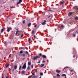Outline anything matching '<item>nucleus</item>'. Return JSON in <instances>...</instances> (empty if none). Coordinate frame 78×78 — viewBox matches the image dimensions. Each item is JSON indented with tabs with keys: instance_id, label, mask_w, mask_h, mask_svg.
I'll list each match as a JSON object with an SVG mask.
<instances>
[{
	"instance_id": "f257e3e1",
	"label": "nucleus",
	"mask_w": 78,
	"mask_h": 78,
	"mask_svg": "<svg viewBox=\"0 0 78 78\" xmlns=\"http://www.w3.org/2000/svg\"><path fill=\"white\" fill-rule=\"evenodd\" d=\"M37 58H40V56L39 55H37L36 57H34L33 58L34 61H35V60H36Z\"/></svg>"
},
{
	"instance_id": "f03ea898",
	"label": "nucleus",
	"mask_w": 78,
	"mask_h": 78,
	"mask_svg": "<svg viewBox=\"0 0 78 78\" xmlns=\"http://www.w3.org/2000/svg\"><path fill=\"white\" fill-rule=\"evenodd\" d=\"M26 67H27V66H26V63H25L22 66V69H26Z\"/></svg>"
},
{
	"instance_id": "7ed1b4c3",
	"label": "nucleus",
	"mask_w": 78,
	"mask_h": 78,
	"mask_svg": "<svg viewBox=\"0 0 78 78\" xmlns=\"http://www.w3.org/2000/svg\"><path fill=\"white\" fill-rule=\"evenodd\" d=\"M72 14H73V12H70L68 13V15L69 16H71Z\"/></svg>"
},
{
	"instance_id": "20e7f679",
	"label": "nucleus",
	"mask_w": 78,
	"mask_h": 78,
	"mask_svg": "<svg viewBox=\"0 0 78 78\" xmlns=\"http://www.w3.org/2000/svg\"><path fill=\"white\" fill-rule=\"evenodd\" d=\"M12 30V28L11 27H10L9 28H8L7 31V32H9V31H10V30Z\"/></svg>"
},
{
	"instance_id": "39448f33",
	"label": "nucleus",
	"mask_w": 78,
	"mask_h": 78,
	"mask_svg": "<svg viewBox=\"0 0 78 78\" xmlns=\"http://www.w3.org/2000/svg\"><path fill=\"white\" fill-rule=\"evenodd\" d=\"M19 2L17 3V5H19L22 2V0H19Z\"/></svg>"
},
{
	"instance_id": "423d86ee",
	"label": "nucleus",
	"mask_w": 78,
	"mask_h": 78,
	"mask_svg": "<svg viewBox=\"0 0 78 78\" xmlns=\"http://www.w3.org/2000/svg\"><path fill=\"white\" fill-rule=\"evenodd\" d=\"M46 22L47 21L45 20H44V22L41 23L42 25H45V23H46Z\"/></svg>"
},
{
	"instance_id": "0eeeda50",
	"label": "nucleus",
	"mask_w": 78,
	"mask_h": 78,
	"mask_svg": "<svg viewBox=\"0 0 78 78\" xmlns=\"http://www.w3.org/2000/svg\"><path fill=\"white\" fill-rule=\"evenodd\" d=\"M14 69L15 70H16V69H17V65L15 66H14Z\"/></svg>"
},
{
	"instance_id": "6e6552de",
	"label": "nucleus",
	"mask_w": 78,
	"mask_h": 78,
	"mask_svg": "<svg viewBox=\"0 0 78 78\" xmlns=\"http://www.w3.org/2000/svg\"><path fill=\"white\" fill-rule=\"evenodd\" d=\"M42 57L43 58H47V56H45V55H42Z\"/></svg>"
},
{
	"instance_id": "1a4fd4ad",
	"label": "nucleus",
	"mask_w": 78,
	"mask_h": 78,
	"mask_svg": "<svg viewBox=\"0 0 78 78\" xmlns=\"http://www.w3.org/2000/svg\"><path fill=\"white\" fill-rule=\"evenodd\" d=\"M44 64H42L41 65L40 67H44Z\"/></svg>"
},
{
	"instance_id": "9d476101",
	"label": "nucleus",
	"mask_w": 78,
	"mask_h": 78,
	"mask_svg": "<svg viewBox=\"0 0 78 78\" xmlns=\"http://www.w3.org/2000/svg\"><path fill=\"white\" fill-rule=\"evenodd\" d=\"M31 25V23H30L28 24V27H30Z\"/></svg>"
},
{
	"instance_id": "9b49d317",
	"label": "nucleus",
	"mask_w": 78,
	"mask_h": 78,
	"mask_svg": "<svg viewBox=\"0 0 78 78\" xmlns=\"http://www.w3.org/2000/svg\"><path fill=\"white\" fill-rule=\"evenodd\" d=\"M56 72H57V73H59V72H61V71L60 70H56Z\"/></svg>"
},
{
	"instance_id": "f8f14e48",
	"label": "nucleus",
	"mask_w": 78,
	"mask_h": 78,
	"mask_svg": "<svg viewBox=\"0 0 78 78\" xmlns=\"http://www.w3.org/2000/svg\"><path fill=\"white\" fill-rule=\"evenodd\" d=\"M34 31L33 30L32 31L31 34H34Z\"/></svg>"
},
{
	"instance_id": "ddd939ff",
	"label": "nucleus",
	"mask_w": 78,
	"mask_h": 78,
	"mask_svg": "<svg viewBox=\"0 0 78 78\" xmlns=\"http://www.w3.org/2000/svg\"><path fill=\"white\" fill-rule=\"evenodd\" d=\"M19 32V31L18 30H17L16 33V35H17V33H18V32Z\"/></svg>"
},
{
	"instance_id": "4468645a",
	"label": "nucleus",
	"mask_w": 78,
	"mask_h": 78,
	"mask_svg": "<svg viewBox=\"0 0 78 78\" xmlns=\"http://www.w3.org/2000/svg\"><path fill=\"white\" fill-rule=\"evenodd\" d=\"M28 66H31V63L30 62H28Z\"/></svg>"
},
{
	"instance_id": "2eb2a0df",
	"label": "nucleus",
	"mask_w": 78,
	"mask_h": 78,
	"mask_svg": "<svg viewBox=\"0 0 78 78\" xmlns=\"http://www.w3.org/2000/svg\"><path fill=\"white\" fill-rule=\"evenodd\" d=\"M62 76H66V75L65 74H63L61 75Z\"/></svg>"
},
{
	"instance_id": "dca6fc26",
	"label": "nucleus",
	"mask_w": 78,
	"mask_h": 78,
	"mask_svg": "<svg viewBox=\"0 0 78 78\" xmlns=\"http://www.w3.org/2000/svg\"><path fill=\"white\" fill-rule=\"evenodd\" d=\"M5 30L4 29H2L1 30V33H3V31H4Z\"/></svg>"
},
{
	"instance_id": "f3484780",
	"label": "nucleus",
	"mask_w": 78,
	"mask_h": 78,
	"mask_svg": "<svg viewBox=\"0 0 78 78\" xmlns=\"http://www.w3.org/2000/svg\"><path fill=\"white\" fill-rule=\"evenodd\" d=\"M9 66V64H8L6 66L5 68H7L8 67V66Z\"/></svg>"
},
{
	"instance_id": "a211bd4d",
	"label": "nucleus",
	"mask_w": 78,
	"mask_h": 78,
	"mask_svg": "<svg viewBox=\"0 0 78 78\" xmlns=\"http://www.w3.org/2000/svg\"><path fill=\"white\" fill-rule=\"evenodd\" d=\"M20 54H22V53H23V51H22V50L20 51Z\"/></svg>"
},
{
	"instance_id": "6ab92c4d",
	"label": "nucleus",
	"mask_w": 78,
	"mask_h": 78,
	"mask_svg": "<svg viewBox=\"0 0 78 78\" xmlns=\"http://www.w3.org/2000/svg\"><path fill=\"white\" fill-rule=\"evenodd\" d=\"M57 76H58V77H60L61 76H60L59 74H57Z\"/></svg>"
},
{
	"instance_id": "aec40b11",
	"label": "nucleus",
	"mask_w": 78,
	"mask_h": 78,
	"mask_svg": "<svg viewBox=\"0 0 78 78\" xmlns=\"http://www.w3.org/2000/svg\"><path fill=\"white\" fill-rule=\"evenodd\" d=\"M30 67L29 66H28L27 68V70H30Z\"/></svg>"
},
{
	"instance_id": "412c9836",
	"label": "nucleus",
	"mask_w": 78,
	"mask_h": 78,
	"mask_svg": "<svg viewBox=\"0 0 78 78\" xmlns=\"http://www.w3.org/2000/svg\"><path fill=\"white\" fill-rule=\"evenodd\" d=\"M74 19L75 20H78V17H76L75 18H74Z\"/></svg>"
},
{
	"instance_id": "4be33fe9",
	"label": "nucleus",
	"mask_w": 78,
	"mask_h": 78,
	"mask_svg": "<svg viewBox=\"0 0 78 78\" xmlns=\"http://www.w3.org/2000/svg\"><path fill=\"white\" fill-rule=\"evenodd\" d=\"M21 68H22V66H20L19 68V70H20Z\"/></svg>"
},
{
	"instance_id": "5701e85b",
	"label": "nucleus",
	"mask_w": 78,
	"mask_h": 78,
	"mask_svg": "<svg viewBox=\"0 0 78 78\" xmlns=\"http://www.w3.org/2000/svg\"><path fill=\"white\" fill-rule=\"evenodd\" d=\"M25 53H26L27 55H28V51H25Z\"/></svg>"
},
{
	"instance_id": "b1692460",
	"label": "nucleus",
	"mask_w": 78,
	"mask_h": 78,
	"mask_svg": "<svg viewBox=\"0 0 78 78\" xmlns=\"http://www.w3.org/2000/svg\"><path fill=\"white\" fill-rule=\"evenodd\" d=\"M4 44H5V45H7L8 44V43L6 41H5L4 43Z\"/></svg>"
},
{
	"instance_id": "393cba45",
	"label": "nucleus",
	"mask_w": 78,
	"mask_h": 78,
	"mask_svg": "<svg viewBox=\"0 0 78 78\" xmlns=\"http://www.w3.org/2000/svg\"><path fill=\"white\" fill-rule=\"evenodd\" d=\"M64 2L63 1L62 2H61V5H63V4L64 3Z\"/></svg>"
},
{
	"instance_id": "a878e982",
	"label": "nucleus",
	"mask_w": 78,
	"mask_h": 78,
	"mask_svg": "<svg viewBox=\"0 0 78 78\" xmlns=\"http://www.w3.org/2000/svg\"><path fill=\"white\" fill-rule=\"evenodd\" d=\"M21 49L22 50H25V48H24L23 47H22L21 48Z\"/></svg>"
},
{
	"instance_id": "bb28decb",
	"label": "nucleus",
	"mask_w": 78,
	"mask_h": 78,
	"mask_svg": "<svg viewBox=\"0 0 78 78\" xmlns=\"http://www.w3.org/2000/svg\"><path fill=\"white\" fill-rule=\"evenodd\" d=\"M37 76H34L32 77V78H37Z\"/></svg>"
},
{
	"instance_id": "cd10ccee",
	"label": "nucleus",
	"mask_w": 78,
	"mask_h": 78,
	"mask_svg": "<svg viewBox=\"0 0 78 78\" xmlns=\"http://www.w3.org/2000/svg\"><path fill=\"white\" fill-rule=\"evenodd\" d=\"M22 73H25V72L24 71H22Z\"/></svg>"
},
{
	"instance_id": "c85d7f7f",
	"label": "nucleus",
	"mask_w": 78,
	"mask_h": 78,
	"mask_svg": "<svg viewBox=\"0 0 78 78\" xmlns=\"http://www.w3.org/2000/svg\"><path fill=\"white\" fill-rule=\"evenodd\" d=\"M40 75H41V76H42L43 75V73H41Z\"/></svg>"
},
{
	"instance_id": "c756f323",
	"label": "nucleus",
	"mask_w": 78,
	"mask_h": 78,
	"mask_svg": "<svg viewBox=\"0 0 78 78\" xmlns=\"http://www.w3.org/2000/svg\"><path fill=\"white\" fill-rule=\"evenodd\" d=\"M35 72H37V69H36L35 71Z\"/></svg>"
},
{
	"instance_id": "7c9ffc66",
	"label": "nucleus",
	"mask_w": 78,
	"mask_h": 78,
	"mask_svg": "<svg viewBox=\"0 0 78 78\" xmlns=\"http://www.w3.org/2000/svg\"><path fill=\"white\" fill-rule=\"evenodd\" d=\"M61 27L62 28H64V26L63 25H61Z\"/></svg>"
},
{
	"instance_id": "2f4dec72",
	"label": "nucleus",
	"mask_w": 78,
	"mask_h": 78,
	"mask_svg": "<svg viewBox=\"0 0 78 78\" xmlns=\"http://www.w3.org/2000/svg\"><path fill=\"white\" fill-rule=\"evenodd\" d=\"M42 62L43 63H44V62H45V61L44 60H43V61H42Z\"/></svg>"
},
{
	"instance_id": "473e14b6",
	"label": "nucleus",
	"mask_w": 78,
	"mask_h": 78,
	"mask_svg": "<svg viewBox=\"0 0 78 78\" xmlns=\"http://www.w3.org/2000/svg\"><path fill=\"white\" fill-rule=\"evenodd\" d=\"M23 57H25V54H23Z\"/></svg>"
},
{
	"instance_id": "72a5a7b5",
	"label": "nucleus",
	"mask_w": 78,
	"mask_h": 78,
	"mask_svg": "<svg viewBox=\"0 0 78 78\" xmlns=\"http://www.w3.org/2000/svg\"><path fill=\"white\" fill-rule=\"evenodd\" d=\"M31 41V39L30 38H29V39H28V41Z\"/></svg>"
},
{
	"instance_id": "f704fd0d",
	"label": "nucleus",
	"mask_w": 78,
	"mask_h": 78,
	"mask_svg": "<svg viewBox=\"0 0 78 78\" xmlns=\"http://www.w3.org/2000/svg\"><path fill=\"white\" fill-rule=\"evenodd\" d=\"M13 65H12V66L11 67V69L12 70V68H13Z\"/></svg>"
},
{
	"instance_id": "c9c22d12",
	"label": "nucleus",
	"mask_w": 78,
	"mask_h": 78,
	"mask_svg": "<svg viewBox=\"0 0 78 78\" xmlns=\"http://www.w3.org/2000/svg\"><path fill=\"white\" fill-rule=\"evenodd\" d=\"M73 36L74 37H75L76 35L75 34H73Z\"/></svg>"
},
{
	"instance_id": "e433bc0d",
	"label": "nucleus",
	"mask_w": 78,
	"mask_h": 78,
	"mask_svg": "<svg viewBox=\"0 0 78 78\" xmlns=\"http://www.w3.org/2000/svg\"><path fill=\"white\" fill-rule=\"evenodd\" d=\"M23 36V34H22L21 36V37H22Z\"/></svg>"
},
{
	"instance_id": "4c0bfd02",
	"label": "nucleus",
	"mask_w": 78,
	"mask_h": 78,
	"mask_svg": "<svg viewBox=\"0 0 78 78\" xmlns=\"http://www.w3.org/2000/svg\"><path fill=\"white\" fill-rule=\"evenodd\" d=\"M39 56H42V54L40 53V54H39Z\"/></svg>"
},
{
	"instance_id": "58836bf2",
	"label": "nucleus",
	"mask_w": 78,
	"mask_h": 78,
	"mask_svg": "<svg viewBox=\"0 0 78 78\" xmlns=\"http://www.w3.org/2000/svg\"><path fill=\"white\" fill-rule=\"evenodd\" d=\"M23 23H25V21H23Z\"/></svg>"
},
{
	"instance_id": "ea45409f",
	"label": "nucleus",
	"mask_w": 78,
	"mask_h": 78,
	"mask_svg": "<svg viewBox=\"0 0 78 78\" xmlns=\"http://www.w3.org/2000/svg\"><path fill=\"white\" fill-rule=\"evenodd\" d=\"M31 67L32 69L33 68V65H31Z\"/></svg>"
},
{
	"instance_id": "a19ab883",
	"label": "nucleus",
	"mask_w": 78,
	"mask_h": 78,
	"mask_svg": "<svg viewBox=\"0 0 78 78\" xmlns=\"http://www.w3.org/2000/svg\"><path fill=\"white\" fill-rule=\"evenodd\" d=\"M36 27H37V25H36L34 26V27L35 28H36Z\"/></svg>"
},
{
	"instance_id": "79ce46f5",
	"label": "nucleus",
	"mask_w": 78,
	"mask_h": 78,
	"mask_svg": "<svg viewBox=\"0 0 78 78\" xmlns=\"http://www.w3.org/2000/svg\"><path fill=\"white\" fill-rule=\"evenodd\" d=\"M32 74L33 75H34V76H35V75L34 74V73H32Z\"/></svg>"
},
{
	"instance_id": "37998d69",
	"label": "nucleus",
	"mask_w": 78,
	"mask_h": 78,
	"mask_svg": "<svg viewBox=\"0 0 78 78\" xmlns=\"http://www.w3.org/2000/svg\"><path fill=\"white\" fill-rule=\"evenodd\" d=\"M48 11H51V12L53 11V10H48Z\"/></svg>"
},
{
	"instance_id": "c03bdc74",
	"label": "nucleus",
	"mask_w": 78,
	"mask_h": 78,
	"mask_svg": "<svg viewBox=\"0 0 78 78\" xmlns=\"http://www.w3.org/2000/svg\"><path fill=\"white\" fill-rule=\"evenodd\" d=\"M65 68H69L68 66H66L64 68V69H65Z\"/></svg>"
},
{
	"instance_id": "a18cd8bd",
	"label": "nucleus",
	"mask_w": 78,
	"mask_h": 78,
	"mask_svg": "<svg viewBox=\"0 0 78 78\" xmlns=\"http://www.w3.org/2000/svg\"><path fill=\"white\" fill-rule=\"evenodd\" d=\"M32 76H33V75H31V76H30V78H31V77H32Z\"/></svg>"
},
{
	"instance_id": "49530a36",
	"label": "nucleus",
	"mask_w": 78,
	"mask_h": 78,
	"mask_svg": "<svg viewBox=\"0 0 78 78\" xmlns=\"http://www.w3.org/2000/svg\"><path fill=\"white\" fill-rule=\"evenodd\" d=\"M25 59V57L23 58V60H24V59Z\"/></svg>"
},
{
	"instance_id": "de8ad7c7",
	"label": "nucleus",
	"mask_w": 78,
	"mask_h": 78,
	"mask_svg": "<svg viewBox=\"0 0 78 78\" xmlns=\"http://www.w3.org/2000/svg\"><path fill=\"white\" fill-rule=\"evenodd\" d=\"M76 9L78 10V7L76 8Z\"/></svg>"
},
{
	"instance_id": "09e8293b",
	"label": "nucleus",
	"mask_w": 78,
	"mask_h": 78,
	"mask_svg": "<svg viewBox=\"0 0 78 78\" xmlns=\"http://www.w3.org/2000/svg\"><path fill=\"white\" fill-rule=\"evenodd\" d=\"M70 72H73V70H70Z\"/></svg>"
},
{
	"instance_id": "8fccbe9b",
	"label": "nucleus",
	"mask_w": 78,
	"mask_h": 78,
	"mask_svg": "<svg viewBox=\"0 0 78 78\" xmlns=\"http://www.w3.org/2000/svg\"><path fill=\"white\" fill-rule=\"evenodd\" d=\"M34 38H35V39H36V36L34 35Z\"/></svg>"
},
{
	"instance_id": "3c124183",
	"label": "nucleus",
	"mask_w": 78,
	"mask_h": 78,
	"mask_svg": "<svg viewBox=\"0 0 78 78\" xmlns=\"http://www.w3.org/2000/svg\"><path fill=\"white\" fill-rule=\"evenodd\" d=\"M12 37L11 36H10L9 37V39H11Z\"/></svg>"
},
{
	"instance_id": "603ef678",
	"label": "nucleus",
	"mask_w": 78,
	"mask_h": 78,
	"mask_svg": "<svg viewBox=\"0 0 78 78\" xmlns=\"http://www.w3.org/2000/svg\"><path fill=\"white\" fill-rule=\"evenodd\" d=\"M40 62H40V61H39V62H38V64H40Z\"/></svg>"
},
{
	"instance_id": "864d4df0",
	"label": "nucleus",
	"mask_w": 78,
	"mask_h": 78,
	"mask_svg": "<svg viewBox=\"0 0 78 78\" xmlns=\"http://www.w3.org/2000/svg\"><path fill=\"white\" fill-rule=\"evenodd\" d=\"M6 78H9V77L8 76H6Z\"/></svg>"
},
{
	"instance_id": "5fc2aeb1",
	"label": "nucleus",
	"mask_w": 78,
	"mask_h": 78,
	"mask_svg": "<svg viewBox=\"0 0 78 78\" xmlns=\"http://www.w3.org/2000/svg\"><path fill=\"white\" fill-rule=\"evenodd\" d=\"M50 16H48L47 17H48V18H49V17H50Z\"/></svg>"
},
{
	"instance_id": "6e6d98bb",
	"label": "nucleus",
	"mask_w": 78,
	"mask_h": 78,
	"mask_svg": "<svg viewBox=\"0 0 78 78\" xmlns=\"http://www.w3.org/2000/svg\"><path fill=\"white\" fill-rule=\"evenodd\" d=\"M75 55H73V58H75Z\"/></svg>"
},
{
	"instance_id": "4d7b16f0",
	"label": "nucleus",
	"mask_w": 78,
	"mask_h": 78,
	"mask_svg": "<svg viewBox=\"0 0 78 78\" xmlns=\"http://www.w3.org/2000/svg\"><path fill=\"white\" fill-rule=\"evenodd\" d=\"M73 1H75V0H73Z\"/></svg>"
},
{
	"instance_id": "13d9d810",
	"label": "nucleus",
	"mask_w": 78,
	"mask_h": 78,
	"mask_svg": "<svg viewBox=\"0 0 78 78\" xmlns=\"http://www.w3.org/2000/svg\"><path fill=\"white\" fill-rule=\"evenodd\" d=\"M0 36H1V34H0Z\"/></svg>"
},
{
	"instance_id": "bf43d9fd",
	"label": "nucleus",
	"mask_w": 78,
	"mask_h": 78,
	"mask_svg": "<svg viewBox=\"0 0 78 78\" xmlns=\"http://www.w3.org/2000/svg\"><path fill=\"white\" fill-rule=\"evenodd\" d=\"M2 78H4L3 77H2Z\"/></svg>"
},
{
	"instance_id": "052dcab7",
	"label": "nucleus",
	"mask_w": 78,
	"mask_h": 78,
	"mask_svg": "<svg viewBox=\"0 0 78 78\" xmlns=\"http://www.w3.org/2000/svg\"><path fill=\"white\" fill-rule=\"evenodd\" d=\"M40 42H41V41H40Z\"/></svg>"
},
{
	"instance_id": "680f3d73",
	"label": "nucleus",
	"mask_w": 78,
	"mask_h": 78,
	"mask_svg": "<svg viewBox=\"0 0 78 78\" xmlns=\"http://www.w3.org/2000/svg\"><path fill=\"white\" fill-rule=\"evenodd\" d=\"M10 8H12V7H10Z\"/></svg>"
},
{
	"instance_id": "e2e57ef3",
	"label": "nucleus",
	"mask_w": 78,
	"mask_h": 78,
	"mask_svg": "<svg viewBox=\"0 0 78 78\" xmlns=\"http://www.w3.org/2000/svg\"><path fill=\"white\" fill-rule=\"evenodd\" d=\"M13 71H14V69H13Z\"/></svg>"
}]
</instances>
